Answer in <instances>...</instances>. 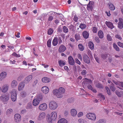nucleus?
I'll return each mask as SVG.
<instances>
[{
  "instance_id": "obj_49",
  "label": "nucleus",
  "mask_w": 123,
  "mask_h": 123,
  "mask_svg": "<svg viewBox=\"0 0 123 123\" xmlns=\"http://www.w3.org/2000/svg\"><path fill=\"white\" fill-rule=\"evenodd\" d=\"M75 38L78 41L80 39V36L79 34H76L75 35Z\"/></svg>"
},
{
  "instance_id": "obj_21",
  "label": "nucleus",
  "mask_w": 123,
  "mask_h": 123,
  "mask_svg": "<svg viewBox=\"0 0 123 123\" xmlns=\"http://www.w3.org/2000/svg\"><path fill=\"white\" fill-rule=\"evenodd\" d=\"M25 86V84L23 82H21L20 83L18 87V90L20 91L22 90Z\"/></svg>"
},
{
  "instance_id": "obj_58",
  "label": "nucleus",
  "mask_w": 123,
  "mask_h": 123,
  "mask_svg": "<svg viewBox=\"0 0 123 123\" xmlns=\"http://www.w3.org/2000/svg\"><path fill=\"white\" fill-rule=\"evenodd\" d=\"M97 31V28L95 27H93L92 28V31L94 33H96V32Z\"/></svg>"
},
{
  "instance_id": "obj_64",
  "label": "nucleus",
  "mask_w": 123,
  "mask_h": 123,
  "mask_svg": "<svg viewBox=\"0 0 123 123\" xmlns=\"http://www.w3.org/2000/svg\"><path fill=\"white\" fill-rule=\"evenodd\" d=\"M95 41L97 43H99L100 42V41L98 38L97 37H96L95 38Z\"/></svg>"
},
{
  "instance_id": "obj_9",
  "label": "nucleus",
  "mask_w": 123,
  "mask_h": 123,
  "mask_svg": "<svg viewBox=\"0 0 123 123\" xmlns=\"http://www.w3.org/2000/svg\"><path fill=\"white\" fill-rule=\"evenodd\" d=\"M9 87V86L7 84H4L2 87L1 91L3 93L6 92L8 91Z\"/></svg>"
},
{
  "instance_id": "obj_56",
  "label": "nucleus",
  "mask_w": 123,
  "mask_h": 123,
  "mask_svg": "<svg viewBox=\"0 0 123 123\" xmlns=\"http://www.w3.org/2000/svg\"><path fill=\"white\" fill-rule=\"evenodd\" d=\"M53 19V17L52 16H50L48 19V21H50L52 20Z\"/></svg>"
},
{
  "instance_id": "obj_47",
  "label": "nucleus",
  "mask_w": 123,
  "mask_h": 123,
  "mask_svg": "<svg viewBox=\"0 0 123 123\" xmlns=\"http://www.w3.org/2000/svg\"><path fill=\"white\" fill-rule=\"evenodd\" d=\"M113 45L114 48L116 51H119V49L118 47L115 43H114Z\"/></svg>"
},
{
  "instance_id": "obj_31",
  "label": "nucleus",
  "mask_w": 123,
  "mask_h": 123,
  "mask_svg": "<svg viewBox=\"0 0 123 123\" xmlns=\"http://www.w3.org/2000/svg\"><path fill=\"white\" fill-rule=\"evenodd\" d=\"M32 78V75H30L27 77L25 79V82L26 83H28L31 80Z\"/></svg>"
},
{
  "instance_id": "obj_54",
  "label": "nucleus",
  "mask_w": 123,
  "mask_h": 123,
  "mask_svg": "<svg viewBox=\"0 0 123 123\" xmlns=\"http://www.w3.org/2000/svg\"><path fill=\"white\" fill-rule=\"evenodd\" d=\"M107 38L108 40L109 41H111L112 40V37L109 34L107 35Z\"/></svg>"
},
{
  "instance_id": "obj_18",
  "label": "nucleus",
  "mask_w": 123,
  "mask_h": 123,
  "mask_svg": "<svg viewBox=\"0 0 123 123\" xmlns=\"http://www.w3.org/2000/svg\"><path fill=\"white\" fill-rule=\"evenodd\" d=\"M92 1L89 2V3L87 5V8L88 10H92L93 9V4Z\"/></svg>"
},
{
  "instance_id": "obj_8",
  "label": "nucleus",
  "mask_w": 123,
  "mask_h": 123,
  "mask_svg": "<svg viewBox=\"0 0 123 123\" xmlns=\"http://www.w3.org/2000/svg\"><path fill=\"white\" fill-rule=\"evenodd\" d=\"M47 105L45 103H43L41 104L39 106V109L41 111H45L47 109Z\"/></svg>"
},
{
  "instance_id": "obj_59",
  "label": "nucleus",
  "mask_w": 123,
  "mask_h": 123,
  "mask_svg": "<svg viewBox=\"0 0 123 123\" xmlns=\"http://www.w3.org/2000/svg\"><path fill=\"white\" fill-rule=\"evenodd\" d=\"M117 44L119 46L123 48V43L120 42H118L117 43Z\"/></svg>"
},
{
  "instance_id": "obj_55",
  "label": "nucleus",
  "mask_w": 123,
  "mask_h": 123,
  "mask_svg": "<svg viewBox=\"0 0 123 123\" xmlns=\"http://www.w3.org/2000/svg\"><path fill=\"white\" fill-rule=\"evenodd\" d=\"M99 96L100 97L102 100H104L105 98L104 95H102L101 94H99Z\"/></svg>"
},
{
  "instance_id": "obj_16",
  "label": "nucleus",
  "mask_w": 123,
  "mask_h": 123,
  "mask_svg": "<svg viewBox=\"0 0 123 123\" xmlns=\"http://www.w3.org/2000/svg\"><path fill=\"white\" fill-rule=\"evenodd\" d=\"M105 24L109 28L111 29H112L114 27L113 24L110 22L106 21L105 22Z\"/></svg>"
},
{
  "instance_id": "obj_46",
  "label": "nucleus",
  "mask_w": 123,
  "mask_h": 123,
  "mask_svg": "<svg viewBox=\"0 0 123 123\" xmlns=\"http://www.w3.org/2000/svg\"><path fill=\"white\" fill-rule=\"evenodd\" d=\"M53 32V30L51 29H49L47 33L49 35H51Z\"/></svg>"
},
{
  "instance_id": "obj_30",
  "label": "nucleus",
  "mask_w": 123,
  "mask_h": 123,
  "mask_svg": "<svg viewBox=\"0 0 123 123\" xmlns=\"http://www.w3.org/2000/svg\"><path fill=\"white\" fill-rule=\"evenodd\" d=\"M58 39L56 37H55L53 39L52 43L53 45L54 46H56L58 44Z\"/></svg>"
},
{
  "instance_id": "obj_36",
  "label": "nucleus",
  "mask_w": 123,
  "mask_h": 123,
  "mask_svg": "<svg viewBox=\"0 0 123 123\" xmlns=\"http://www.w3.org/2000/svg\"><path fill=\"white\" fill-rule=\"evenodd\" d=\"M58 64L59 66L62 67L65 65L66 63L64 61L60 60L58 62Z\"/></svg>"
},
{
  "instance_id": "obj_35",
  "label": "nucleus",
  "mask_w": 123,
  "mask_h": 123,
  "mask_svg": "<svg viewBox=\"0 0 123 123\" xmlns=\"http://www.w3.org/2000/svg\"><path fill=\"white\" fill-rule=\"evenodd\" d=\"M27 93L25 91H23L20 93V96L22 98L25 97Z\"/></svg>"
},
{
  "instance_id": "obj_62",
  "label": "nucleus",
  "mask_w": 123,
  "mask_h": 123,
  "mask_svg": "<svg viewBox=\"0 0 123 123\" xmlns=\"http://www.w3.org/2000/svg\"><path fill=\"white\" fill-rule=\"evenodd\" d=\"M115 114L116 115L121 116L122 114V113H119L117 112H115Z\"/></svg>"
},
{
  "instance_id": "obj_23",
  "label": "nucleus",
  "mask_w": 123,
  "mask_h": 123,
  "mask_svg": "<svg viewBox=\"0 0 123 123\" xmlns=\"http://www.w3.org/2000/svg\"><path fill=\"white\" fill-rule=\"evenodd\" d=\"M66 47L63 45H61L60 46L59 49V52H64L66 49Z\"/></svg>"
},
{
  "instance_id": "obj_53",
  "label": "nucleus",
  "mask_w": 123,
  "mask_h": 123,
  "mask_svg": "<svg viewBox=\"0 0 123 123\" xmlns=\"http://www.w3.org/2000/svg\"><path fill=\"white\" fill-rule=\"evenodd\" d=\"M83 115V112H80L77 114V116L78 117H80L82 116Z\"/></svg>"
},
{
  "instance_id": "obj_51",
  "label": "nucleus",
  "mask_w": 123,
  "mask_h": 123,
  "mask_svg": "<svg viewBox=\"0 0 123 123\" xmlns=\"http://www.w3.org/2000/svg\"><path fill=\"white\" fill-rule=\"evenodd\" d=\"M12 55L17 57H20V56L19 55L17 54L15 52H13L12 54Z\"/></svg>"
},
{
  "instance_id": "obj_6",
  "label": "nucleus",
  "mask_w": 123,
  "mask_h": 123,
  "mask_svg": "<svg viewBox=\"0 0 123 123\" xmlns=\"http://www.w3.org/2000/svg\"><path fill=\"white\" fill-rule=\"evenodd\" d=\"M45 117L46 114L44 112H40L37 117V119L39 121H41L44 119L45 118Z\"/></svg>"
},
{
  "instance_id": "obj_43",
  "label": "nucleus",
  "mask_w": 123,
  "mask_h": 123,
  "mask_svg": "<svg viewBox=\"0 0 123 123\" xmlns=\"http://www.w3.org/2000/svg\"><path fill=\"white\" fill-rule=\"evenodd\" d=\"M116 94L119 97H121L122 96L123 93L120 92L116 90Z\"/></svg>"
},
{
  "instance_id": "obj_14",
  "label": "nucleus",
  "mask_w": 123,
  "mask_h": 123,
  "mask_svg": "<svg viewBox=\"0 0 123 123\" xmlns=\"http://www.w3.org/2000/svg\"><path fill=\"white\" fill-rule=\"evenodd\" d=\"M84 80L82 82V85L83 86H86L87 84L91 83L92 82V81L90 80L87 79L85 78Z\"/></svg>"
},
{
  "instance_id": "obj_15",
  "label": "nucleus",
  "mask_w": 123,
  "mask_h": 123,
  "mask_svg": "<svg viewBox=\"0 0 123 123\" xmlns=\"http://www.w3.org/2000/svg\"><path fill=\"white\" fill-rule=\"evenodd\" d=\"M41 90L43 93L47 94L49 92V89L46 86H44L42 88Z\"/></svg>"
},
{
  "instance_id": "obj_48",
  "label": "nucleus",
  "mask_w": 123,
  "mask_h": 123,
  "mask_svg": "<svg viewBox=\"0 0 123 123\" xmlns=\"http://www.w3.org/2000/svg\"><path fill=\"white\" fill-rule=\"evenodd\" d=\"M96 86L97 87L100 88H103V86L102 85L99 83H97L96 85Z\"/></svg>"
},
{
  "instance_id": "obj_5",
  "label": "nucleus",
  "mask_w": 123,
  "mask_h": 123,
  "mask_svg": "<svg viewBox=\"0 0 123 123\" xmlns=\"http://www.w3.org/2000/svg\"><path fill=\"white\" fill-rule=\"evenodd\" d=\"M86 117L88 119L93 121H95L96 119V116L95 114L93 113H87Z\"/></svg>"
},
{
  "instance_id": "obj_12",
  "label": "nucleus",
  "mask_w": 123,
  "mask_h": 123,
  "mask_svg": "<svg viewBox=\"0 0 123 123\" xmlns=\"http://www.w3.org/2000/svg\"><path fill=\"white\" fill-rule=\"evenodd\" d=\"M83 59L84 61L87 64L89 63L90 62V59L87 55H84Z\"/></svg>"
},
{
  "instance_id": "obj_4",
  "label": "nucleus",
  "mask_w": 123,
  "mask_h": 123,
  "mask_svg": "<svg viewBox=\"0 0 123 123\" xmlns=\"http://www.w3.org/2000/svg\"><path fill=\"white\" fill-rule=\"evenodd\" d=\"M11 97L12 100L13 102H15L16 100L17 92L15 89L12 90L11 92Z\"/></svg>"
},
{
  "instance_id": "obj_50",
  "label": "nucleus",
  "mask_w": 123,
  "mask_h": 123,
  "mask_svg": "<svg viewBox=\"0 0 123 123\" xmlns=\"http://www.w3.org/2000/svg\"><path fill=\"white\" fill-rule=\"evenodd\" d=\"M79 123H86V122L85 120L82 119H80L78 120Z\"/></svg>"
},
{
  "instance_id": "obj_37",
  "label": "nucleus",
  "mask_w": 123,
  "mask_h": 123,
  "mask_svg": "<svg viewBox=\"0 0 123 123\" xmlns=\"http://www.w3.org/2000/svg\"><path fill=\"white\" fill-rule=\"evenodd\" d=\"M109 8L111 10H114L115 9V7L114 5L111 3L109 4Z\"/></svg>"
},
{
  "instance_id": "obj_20",
  "label": "nucleus",
  "mask_w": 123,
  "mask_h": 123,
  "mask_svg": "<svg viewBox=\"0 0 123 123\" xmlns=\"http://www.w3.org/2000/svg\"><path fill=\"white\" fill-rule=\"evenodd\" d=\"M68 62L69 64L71 65H73L74 63V60L71 56H69L68 57Z\"/></svg>"
},
{
  "instance_id": "obj_11",
  "label": "nucleus",
  "mask_w": 123,
  "mask_h": 123,
  "mask_svg": "<svg viewBox=\"0 0 123 123\" xmlns=\"http://www.w3.org/2000/svg\"><path fill=\"white\" fill-rule=\"evenodd\" d=\"M7 76V73L5 72H3L1 73L0 74V81H2Z\"/></svg>"
},
{
  "instance_id": "obj_19",
  "label": "nucleus",
  "mask_w": 123,
  "mask_h": 123,
  "mask_svg": "<svg viewBox=\"0 0 123 123\" xmlns=\"http://www.w3.org/2000/svg\"><path fill=\"white\" fill-rule=\"evenodd\" d=\"M113 82L116 85L123 88V82L113 80Z\"/></svg>"
},
{
  "instance_id": "obj_38",
  "label": "nucleus",
  "mask_w": 123,
  "mask_h": 123,
  "mask_svg": "<svg viewBox=\"0 0 123 123\" xmlns=\"http://www.w3.org/2000/svg\"><path fill=\"white\" fill-rule=\"evenodd\" d=\"M110 88L111 90L113 92L114 91L116 90V88L115 87L114 85V84H112L110 86Z\"/></svg>"
},
{
  "instance_id": "obj_24",
  "label": "nucleus",
  "mask_w": 123,
  "mask_h": 123,
  "mask_svg": "<svg viewBox=\"0 0 123 123\" xmlns=\"http://www.w3.org/2000/svg\"><path fill=\"white\" fill-rule=\"evenodd\" d=\"M46 120L49 123H52V120L50 115L49 114L47 115L46 116Z\"/></svg>"
},
{
  "instance_id": "obj_22",
  "label": "nucleus",
  "mask_w": 123,
  "mask_h": 123,
  "mask_svg": "<svg viewBox=\"0 0 123 123\" xmlns=\"http://www.w3.org/2000/svg\"><path fill=\"white\" fill-rule=\"evenodd\" d=\"M70 112L71 115L73 117L75 116L77 113L76 110L74 109H72L71 110Z\"/></svg>"
},
{
  "instance_id": "obj_25",
  "label": "nucleus",
  "mask_w": 123,
  "mask_h": 123,
  "mask_svg": "<svg viewBox=\"0 0 123 123\" xmlns=\"http://www.w3.org/2000/svg\"><path fill=\"white\" fill-rule=\"evenodd\" d=\"M39 102L36 98H35L33 101L32 104L33 105L36 106L38 105Z\"/></svg>"
},
{
  "instance_id": "obj_33",
  "label": "nucleus",
  "mask_w": 123,
  "mask_h": 123,
  "mask_svg": "<svg viewBox=\"0 0 123 123\" xmlns=\"http://www.w3.org/2000/svg\"><path fill=\"white\" fill-rule=\"evenodd\" d=\"M83 37L85 38H87L89 36L88 33L86 31H85L83 32Z\"/></svg>"
},
{
  "instance_id": "obj_29",
  "label": "nucleus",
  "mask_w": 123,
  "mask_h": 123,
  "mask_svg": "<svg viewBox=\"0 0 123 123\" xmlns=\"http://www.w3.org/2000/svg\"><path fill=\"white\" fill-rule=\"evenodd\" d=\"M88 45L89 47L91 50H93L94 49V45L93 43L91 41H90L88 43Z\"/></svg>"
},
{
  "instance_id": "obj_1",
  "label": "nucleus",
  "mask_w": 123,
  "mask_h": 123,
  "mask_svg": "<svg viewBox=\"0 0 123 123\" xmlns=\"http://www.w3.org/2000/svg\"><path fill=\"white\" fill-rule=\"evenodd\" d=\"M65 91V89L63 88L60 87L58 90H54L53 93L57 98H61L62 97L63 94L64 93Z\"/></svg>"
},
{
  "instance_id": "obj_3",
  "label": "nucleus",
  "mask_w": 123,
  "mask_h": 123,
  "mask_svg": "<svg viewBox=\"0 0 123 123\" xmlns=\"http://www.w3.org/2000/svg\"><path fill=\"white\" fill-rule=\"evenodd\" d=\"M49 108L51 110H54L57 108L58 104L55 101H51L49 102Z\"/></svg>"
},
{
  "instance_id": "obj_61",
  "label": "nucleus",
  "mask_w": 123,
  "mask_h": 123,
  "mask_svg": "<svg viewBox=\"0 0 123 123\" xmlns=\"http://www.w3.org/2000/svg\"><path fill=\"white\" fill-rule=\"evenodd\" d=\"M83 1H82V2L83 3H84V4L83 5H86V4H85V3H87L89 1V0H83Z\"/></svg>"
},
{
  "instance_id": "obj_44",
  "label": "nucleus",
  "mask_w": 123,
  "mask_h": 123,
  "mask_svg": "<svg viewBox=\"0 0 123 123\" xmlns=\"http://www.w3.org/2000/svg\"><path fill=\"white\" fill-rule=\"evenodd\" d=\"M79 49L81 51H83L84 50V47L81 44H79L78 45Z\"/></svg>"
},
{
  "instance_id": "obj_41",
  "label": "nucleus",
  "mask_w": 123,
  "mask_h": 123,
  "mask_svg": "<svg viewBox=\"0 0 123 123\" xmlns=\"http://www.w3.org/2000/svg\"><path fill=\"white\" fill-rule=\"evenodd\" d=\"M87 71L85 70H83L81 72V74L83 76H84V77H85V76L87 74Z\"/></svg>"
},
{
  "instance_id": "obj_42",
  "label": "nucleus",
  "mask_w": 123,
  "mask_h": 123,
  "mask_svg": "<svg viewBox=\"0 0 123 123\" xmlns=\"http://www.w3.org/2000/svg\"><path fill=\"white\" fill-rule=\"evenodd\" d=\"M105 89L106 90L107 93L109 95H111V92L109 88L107 86L105 87Z\"/></svg>"
},
{
  "instance_id": "obj_32",
  "label": "nucleus",
  "mask_w": 123,
  "mask_h": 123,
  "mask_svg": "<svg viewBox=\"0 0 123 123\" xmlns=\"http://www.w3.org/2000/svg\"><path fill=\"white\" fill-rule=\"evenodd\" d=\"M98 36L99 37L101 38H102L104 37L103 33L101 31H99L98 33Z\"/></svg>"
},
{
  "instance_id": "obj_28",
  "label": "nucleus",
  "mask_w": 123,
  "mask_h": 123,
  "mask_svg": "<svg viewBox=\"0 0 123 123\" xmlns=\"http://www.w3.org/2000/svg\"><path fill=\"white\" fill-rule=\"evenodd\" d=\"M42 82L44 83H47L49 82L50 81V80L49 78H48L44 77L42 78Z\"/></svg>"
},
{
  "instance_id": "obj_7",
  "label": "nucleus",
  "mask_w": 123,
  "mask_h": 123,
  "mask_svg": "<svg viewBox=\"0 0 123 123\" xmlns=\"http://www.w3.org/2000/svg\"><path fill=\"white\" fill-rule=\"evenodd\" d=\"M14 120L16 123H18L21 120V117L20 115L18 114H16L14 116Z\"/></svg>"
},
{
  "instance_id": "obj_27",
  "label": "nucleus",
  "mask_w": 123,
  "mask_h": 123,
  "mask_svg": "<svg viewBox=\"0 0 123 123\" xmlns=\"http://www.w3.org/2000/svg\"><path fill=\"white\" fill-rule=\"evenodd\" d=\"M43 96L41 94L38 95L36 98L39 102L43 100Z\"/></svg>"
},
{
  "instance_id": "obj_13",
  "label": "nucleus",
  "mask_w": 123,
  "mask_h": 123,
  "mask_svg": "<svg viewBox=\"0 0 123 123\" xmlns=\"http://www.w3.org/2000/svg\"><path fill=\"white\" fill-rule=\"evenodd\" d=\"M119 22L118 24V27L120 29H122L123 27V20L122 18L119 19Z\"/></svg>"
},
{
  "instance_id": "obj_10",
  "label": "nucleus",
  "mask_w": 123,
  "mask_h": 123,
  "mask_svg": "<svg viewBox=\"0 0 123 123\" xmlns=\"http://www.w3.org/2000/svg\"><path fill=\"white\" fill-rule=\"evenodd\" d=\"M50 117L53 121H55L57 117V113L56 111L52 112L50 114Z\"/></svg>"
},
{
  "instance_id": "obj_57",
  "label": "nucleus",
  "mask_w": 123,
  "mask_h": 123,
  "mask_svg": "<svg viewBox=\"0 0 123 123\" xmlns=\"http://www.w3.org/2000/svg\"><path fill=\"white\" fill-rule=\"evenodd\" d=\"M107 57V55L106 54H103L101 55V57L102 58L104 59H105Z\"/></svg>"
},
{
  "instance_id": "obj_34",
  "label": "nucleus",
  "mask_w": 123,
  "mask_h": 123,
  "mask_svg": "<svg viewBox=\"0 0 123 123\" xmlns=\"http://www.w3.org/2000/svg\"><path fill=\"white\" fill-rule=\"evenodd\" d=\"M13 112V110L11 109H7L6 112V114L7 115H10Z\"/></svg>"
},
{
  "instance_id": "obj_26",
  "label": "nucleus",
  "mask_w": 123,
  "mask_h": 123,
  "mask_svg": "<svg viewBox=\"0 0 123 123\" xmlns=\"http://www.w3.org/2000/svg\"><path fill=\"white\" fill-rule=\"evenodd\" d=\"M57 123H68V121L66 119L62 118L58 121Z\"/></svg>"
},
{
  "instance_id": "obj_39",
  "label": "nucleus",
  "mask_w": 123,
  "mask_h": 123,
  "mask_svg": "<svg viewBox=\"0 0 123 123\" xmlns=\"http://www.w3.org/2000/svg\"><path fill=\"white\" fill-rule=\"evenodd\" d=\"M63 31L65 33H67L68 32V28L66 26H63L62 28Z\"/></svg>"
},
{
  "instance_id": "obj_52",
  "label": "nucleus",
  "mask_w": 123,
  "mask_h": 123,
  "mask_svg": "<svg viewBox=\"0 0 123 123\" xmlns=\"http://www.w3.org/2000/svg\"><path fill=\"white\" fill-rule=\"evenodd\" d=\"M51 40L50 39L49 40L47 41V45L48 46L50 47L51 46Z\"/></svg>"
},
{
  "instance_id": "obj_17",
  "label": "nucleus",
  "mask_w": 123,
  "mask_h": 123,
  "mask_svg": "<svg viewBox=\"0 0 123 123\" xmlns=\"http://www.w3.org/2000/svg\"><path fill=\"white\" fill-rule=\"evenodd\" d=\"M18 85V83L16 80H13L11 82V86L12 88H15Z\"/></svg>"
},
{
  "instance_id": "obj_45",
  "label": "nucleus",
  "mask_w": 123,
  "mask_h": 123,
  "mask_svg": "<svg viewBox=\"0 0 123 123\" xmlns=\"http://www.w3.org/2000/svg\"><path fill=\"white\" fill-rule=\"evenodd\" d=\"M105 121L103 119H100L97 121L95 123H105Z\"/></svg>"
},
{
  "instance_id": "obj_60",
  "label": "nucleus",
  "mask_w": 123,
  "mask_h": 123,
  "mask_svg": "<svg viewBox=\"0 0 123 123\" xmlns=\"http://www.w3.org/2000/svg\"><path fill=\"white\" fill-rule=\"evenodd\" d=\"M38 83V81L37 80H35L33 83L32 85L33 86H36Z\"/></svg>"
},
{
  "instance_id": "obj_2",
  "label": "nucleus",
  "mask_w": 123,
  "mask_h": 123,
  "mask_svg": "<svg viewBox=\"0 0 123 123\" xmlns=\"http://www.w3.org/2000/svg\"><path fill=\"white\" fill-rule=\"evenodd\" d=\"M9 97L10 95L8 94H3L0 97V100L2 102L5 103L8 100Z\"/></svg>"
},
{
  "instance_id": "obj_40",
  "label": "nucleus",
  "mask_w": 123,
  "mask_h": 123,
  "mask_svg": "<svg viewBox=\"0 0 123 123\" xmlns=\"http://www.w3.org/2000/svg\"><path fill=\"white\" fill-rule=\"evenodd\" d=\"M79 27L82 29H83L86 28V25L84 24H81L79 25Z\"/></svg>"
},
{
  "instance_id": "obj_63",
  "label": "nucleus",
  "mask_w": 123,
  "mask_h": 123,
  "mask_svg": "<svg viewBox=\"0 0 123 123\" xmlns=\"http://www.w3.org/2000/svg\"><path fill=\"white\" fill-rule=\"evenodd\" d=\"M116 38L120 40H121L122 39V37L120 36V35L118 34L116 35Z\"/></svg>"
}]
</instances>
